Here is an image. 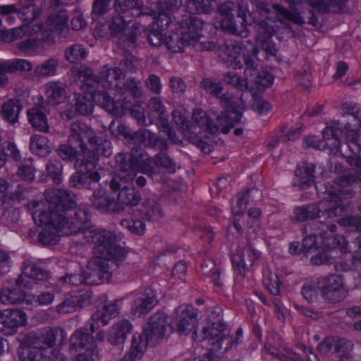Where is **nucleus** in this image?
<instances>
[{
  "label": "nucleus",
  "mask_w": 361,
  "mask_h": 361,
  "mask_svg": "<svg viewBox=\"0 0 361 361\" xmlns=\"http://www.w3.org/2000/svg\"><path fill=\"white\" fill-rule=\"evenodd\" d=\"M35 224L44 226L38 235L39 241L45 245L56 244L61 233L64 235L81 232L89 222L88 208L85 204L77 205L73 192L62 189H47L44 200L28 204Z\"/></svg>",
  "instance_id": "nucleus-1"
},
{
  "label": "nucleus",
  "mask_w": 361,
  "mask_h": 361,
  "mask_svg": "<svg viewBox=\"0 0 361 361\" xmlns=\"http://www.w3.org/2000/svg\"><path fill=\"white\" fill-rule=\"evenodd\" d=\"M361 182V171H353L335 178L325 186L326 197L317 204L298 207L294 213L298 221H305L316 217L331 219L340 216L344 212L343 199L351 198L354 191L351 187Z\"/></svg>",
  "instance_id": "nucleus-2"
},
{
  "label": "nucleus",
  "mask_w": 361,
  "mask_h": 361,
  "mask_svg": "<svg viewBox=\"0 0 361 361\" xmlns=\"http://www.w3.org/2000/svg\"><path fill=\"white\" fill-rule=\"evenodd\" d=\"M67 334L60 327H48L40 333L31 332L18 338L20 361H47L51 348L63 343Z\"/></svg>",
  "instance_id": "nucleus-3"
},
{
  "label": "nucleus",
  "mask_w": 361,
  "mask_h": 361,
  "mask_svg": "<svg viewBox=\"0 0 361 361\" xmlns=\"http://www.w3.org/2000/svg\"><path fill=\"white\" fill-rule=\"evenodd\" d=\"M21 269L22 272L16 281L17 287L4 288L0 291V301L4 305L20 303L25 299V293L20 288L30 290L37 281H47L50 277L47 270L28 259L23 261Z\"/></svg>",
  "instance_id": "nucleus-4"
},
{
  "label": "nucleus",
  "mask_w": 361,
  "mask_h": 361,
  "mask_svg": "<svg viewBox=\"0 0 361 361\" xmlns=\"http://www.w3.org/2000/svg\"><path fill=\"white\" fill-rule=\"evenodd\" d=\"M116 162L118 166V176L113 181V187L117 188V180L125 178L128 181H133L137 173L141 172L152 176L159 173L156 156L145 157L137 152L132 154H119L116 157Z\"/></svg>",
  "instance_id": "nucleus-5"
},
{
  "label": "nucleus",
  "mask_w": 361,
  "mask_h": 361,
  "mask_svg": "<svg viewBox=\"0 0 361 361\" xmlns=\"http://www.w3.org/2000/svg\"><path fill=\"white\" fill-rule=\"evenodd\" d=\"M247 43L250 46V49H247L241 42L226 39L221 47V50L224 54V59L228 66L237 69L243 68L245 65V74L247 75L250 71L251 75L252 71L257 68V64L252 57L257 56L259 51L248 41Z\"/></svg>",
  "instance_id": "nucleus-6"
},
{
  "label": "nucleus",
  "mask_w": 361,
  "mask_h": 361,
  "mask_svg": "<svg viewBox=\"0 0 361 361\" xmlns=\"http://www.w3.org/2000/svg\"><path fill=\"white\" fill-rule=\"evenodd\" d=\"M75 71L78 78H82L88 87L94 89L97 93H106V90L116 87V84H119L118 80L124 77L121 68L107 65L103 66L98 75H94L92 70L86 66H81Z\"/></svg>",
  "instance_id": "nucleus-7"
},
{
  "label": "nucleus",
  "mask_w": 361,
  "mask_h": 361,
  "mask_svg": "<svg viewBox=\"0 0 361 361\" xmlns=\"http://www.w3.org/2000/svg\"><path fill=\"white\" fill-rule=\"evenodd\" d=\"M90 216V214H88ZM84 231L85 238L87 242L94 245L93 247L94 255H101L111 257L113 259L121 261L126 257L124 250L116 245V237L111 231L106 230H86Z\"/></svg>",
  "instance_id": "nucleus-8"
},
{
  "label": "nucleus",
  "mask_w": 361,
  "mask_h": 361,
  "mask_svg": "<svg viewBox=\"0 0 361 361\" xmlns=\"http://www.w3.org/2000/svg\"><path fill=\"white\" fill-rule=\"evenodd\" d=\"M185 27L180 32L183 43L186 46L194 47L198 51H211L215 49L216 44L207 40H201L204 38L202 30L204 22L197 17H190L185 21Z\"/></svg>",
  "instance_id": "nucleus-9"
},
{
  "label": "nucleus",
  "mask_w": 361,
  "mask_h": 361,
  "mask_svg": "<svg viewBox=\"0 0 361 361\" xmlns=\"http://www.w3.org/2000/svg\"><path fill=\"white\" fill-rule=\"evenodd\" d=\"M117 173L111 180V188L113 190H119L117 195V200L115 201L116 207H114V213L122 212L126 207L137 205L141 199V195L139 191L136 190L134 187L130 186L132 181H128L125 178H121L117 180V188H114L113 181L118 176V166L116 165Z\"/></svg>",
  "instance_id": "nucleus-10"
},
{
  "label": "nucleus",
  "mask_w": 361,
  "mask_h": 361,
  "mask_svg": "<svg viewBox=\"0 0 361 361\" xmlns=\"http://www.w3.org/2000/svg\"><path fill=\"white\" fill-rule=\"evenodd\" d=\"M111 257L94 255L89 261L85 271L87 277V285H98L108 281L111 278L109 262Z\"/></svg>",
  "instance_id": "nucleus-11"
},
{
  "label": "nucleus",
  "mask_w": 361,
  "mask_h": 361,
  "mask_svg": "<svg viewBox=\"0 0 361 361\" xmlns=\"http://www.w3.org/2000/svg\"><path fill=\"white\" fill-rule=\"evenodd\" d=\"M252 4L260 16L267 17L269 20L273 21L277 20L282 23H286L287 21L293 22L296 24H302L304 23L299 13H291L277 4L270 6L257 0L253 1Z\"/></svg>",
  "instance_id": "nucleus-12"
},
{
  "label": "nucleus",
  "mask_w": 361,
  "mask_h": 361,
  "mask_svg": "<svg viewBox=\"0 0 361 361\" xmlns=\"http://www.w3.org/2000/svg\"><path fill=\"white\" fill-rule=\"evenodd\" d=\"M318 285L322 298L329 302H338L345 297V290L340 275L331 274L318 279Z\"/></svg>",
  "instance_id": "nucleus-13"
},
{
  "label": "nucleus",
  "mask_w": 361,
  "mask_h": 361,
  "mask_svg": "<svg viewBox=\"0 0 361 361\" xmlns=\"http://www.w3.org/2000/svg\"><path fill=\"white\" fill-rule=\"evenodd\" d=\"M149 114L157 117L156 126L162 132L166 133L169 140L174 143H178L180 140L169 123V115L165 106L159 97L151 98L147 104Z\"/></svg>",
  "instance_id": "nucleus-14"
},
{
  "label": "nucleus",
  "mask_w": 361,
  "mask_h": 361,
  "mask_svg": "<svg viewBox=\"0 0 361 361\" xmlns=\"http://www.w3.org/2000/svg\"><path fill=\"white\" fill-rule=\"evenodd\" d=\"M116 99L111 98L107 93H97L93 96L94 102L103 109L116 116H122L126 110L133 106L131 101L126 96L118 95Z\"/></svg>",
  "instance_id": "nucleus-15"
},
{
  "label": "nucleus",
  "mask_w": 361,
  "mask_h": 361,
  "mask_svg": "<svg viewBox=\"0 0 361 361\" xmlns=\"http://www.w3.org/2000/svg\"><path fill=\"white\" fill-rule=\"evenodd\" d=\"M197 310L189 304L180 305L175 312L173 324L180 335L189 334L197 324Z\"/></svg>",
  "instance_id": "nucleus-16"
},
{
  "label": "nucleus",
  "mask_w": 361,
  "mask_h": 361,
  "mask_svg": "<svg viewBox=\"0 0 361 361\" xmlns=\"http://www.w3.org/2000/svg\"><path fill=\"white\" fill-rule=\"evenodd\" d=\"M27 324L26 314L20 310H4L0 312V332L13 335L19 326Z\"/></svg>",
  "instance_id": "nucleus-17"
},
{
  "label": "nucleus",
  "mask_w": 361,
  "mask_h": 361,
  "mask_svg": "<svg viewBox=\"0 0 361 361\" xmlns=\"http://www.w3.org/2000/svg\"><path fill=\"white\" fill-rule=\"evenodd\" d=\"M77 171L71 176L70 184L77 188H89L91 182H98L100 176L87 161L78 164Z\"/></svg>",
  "instance_id": "nucleus-18"
},
{
  "label": "nucleus",
  "mask_w": 361,
  "mask_h": 361,
  "mask_svg": "<svg viewBox=\"0 0 361 361\" xmlns=\"http://www.w3.org/2000/svg\"><path fill=\"white\" fill-rule=\"evenodd\" d=\"M255 28L257 32L256 36L257 42L266 53L267 57L276 56L278 50L271 40V37L275 33L274 27L262 20L255 24Z\"/></svg>",
  "instance_id": "nucleus-19"
},
{
  "label": "nucleus",
  "mask_w": 361,
  "mask_h": 361,
  "mask_svg": "<svg viewBox=\"0 0 361 361\" xmlns=\"http://www.w3.org/2000/svg\"><path fill=\"white\" fill-rule=\"evenodd\" d=\"M167 317L164 312L153 314L145 326L142 334L155 345L165 336Z\"/></svg>",
  "instance_id": "nucleus-20"
},
{
  "label": "nucleus",
  "mask_w": 361,
  "mask_h": 361,
  "mask_svg": "<svg viewBox=\"0 0 361 361\" xmlns=\"http://www.w3.org/2000/svg\"><path fill=\"white\" fill-rule=\"evenodd\" d=\"M243 337V330L240 328L236 331L235 337L233 338L231 334L230 330L223 331V336L217 338V340L213 341L209 346V352L204 355L201 358L209 356L214 360V353L222 350L227 352L233 348H235L240 342Z\"/></svg>",
  "instance_id": "nucleus-21"
},
{
  "label": "nucleus",
  "mask_w": 361,
  "mask_h": 361,
  "mask_svg": "<svg viewBox=\"0 0 361 361\" xmlns=\"http://www.w3.org/2000/svg\"><path fill=\"white\" fill-rule=\"evenodd\" d=\"M32 68V63L23 59L0 61V87L8 85V73H14L17 71L29 72Z\"/></svg>",
  "instance_id": "nucleus-22"
},
{
  "label": "nucleus",
  "mask_w": 361,
  "mask_h": 361,
  "mask_svg": "<svg viewBox=\"0 0 361 361\" xmlns=\"http://www.w3.org/2000/svg\"><path fill=\"white\" fill-rule=\"evenodd\" d=\"M93 140L88 142L90 149L86 148V161L91 166L95 167L97 158L100 156L109 157L111 154V142L106 138L94 134Z\"/></svg>",
  "instance_id": "nucleus-23"
},
{
  "label": "nucleus",
  "mask_w": 361,
  "mask_h": 361,
  "mask_svg": "<svg viewBox=\"0 0 361 361\" xmlns=\"http://www.w3.org/2000/svg\"><path fill=\"white\" fill-rule=\"evenodd\" d=\"M154 292L148 289L137 293L131 307V314L141 317L148 314L157 304Z\"/></svg>",
  "instance_id": "nucleus-24"
},
{
  "label": "nucleus",
  "mask_w": 361,
  "mask_h": 361,
  "mask_svg": "<svg viewBox=\"0 0 361 361\" xmlns=\"http://www.w3.org/2000/svg\"><path fill=\"white\" fill-rule=\"evenodd\" d=\"M236 6L234 3L228 1L221 4L219 7V13L221 16L220 26L222 30L227 32H230L235 35L246 37L245 31L239 30L235 25L234 21V15L233 11L235 9Z\"/></svg>",
  "instance_id": "nucleus-25"
},
{
  "label": "nucleus",
  "mask_w": 361,
  "mask_h": 361,
  "mask_svg": "<svg viewBox=\"0 0 361 361\" xmlns=\"http://www.w3.org/2000/svg\"><path fill=\"white\" fill-rule=\"evenodd\" d=\"M126 20L123 19L119 13L114 16L111 18V22L109 25L111 35L114 37H119L120 43L123 42L126 43V45H123V48H126L128 50L133 49L135 47V43L137 37L133 30L128 33L125 37L121 36L123 32L126 28Z\"/></svg>",
  "instance_id": "nucleus-26"
},
{
  "label": "nucleus",
  "mask_w": 361,
  "mask_h": 361,
  "mask_svg": "<svg viewBox=\"0 0 361 361\" xmlns=\"http://www.w3.org/2000/svg\"><path fill=\"white\" fill-rule=\"evenodd\" d=\"M71 343L76 350H85L83 353L97 357L94 339L87 329L82 328L75 331L71 338Z\"/></svg>",
  "instance_id": "nucleus-27"
},
{
  "label": "nucleus",
  "mask_w": 361,
  "mask_h": 361,
  "mask_svg": "<svg viewBox=\"0 0 361 361\" xmlns=\"http://www.w3.org/2000/svg\"><path fill=\"white\" fill-rule=\"evenodd\" d=\"M345 135L348 142L349 149L353 152V156L347 157V162L353 167L361 170V157L357 155L361 149V135L355 129L351 128V125L348 123L345 126Z\"/></svg>",
  "instance_id": "nucleus-28"
},
{
  "label": "nucleus",
  "mask_w": 361,
  "mask_h": 361,
  "mask_svg": "<svg viewBox=\"0 0 361 361\" xmlns=\"http://www.w3.org/2000/svg\"><path fill=\"white\" fill-rule=\"evenodd\" d=\"M259 257V253L250 245L246 246L241 253L233 255L232 262L235 270L242 276H245L247 269L252 267L254 262Z\"/></svg>",
  "instance_id": "nucleus-29"
},
{
  "label": "nucleus",
  "mask_w": 361,
  "mask_h": 361,
  "mask_svg": "<svg viewBox=\"0 0 361 361\" xmlns=\"http://www.w3.org/2000/svg\"><path fill=\"white\" fill-rule=\"evenodd\" d=\"M95 133L88 126L79 121L73 122L70 126V135L68 136V143H73L78 147H85L83 140L86 138L87 141L93 140V136Z\"/></svg>",
  "instance_id": "nucleus-30"
},
{
  "label": "nucleus",
  "mask_w": 361,
  "mask_h": 361,
  "mask_svg": "<svg viewBox=\"0 0 361 361\" xmlns=\"http://www.w3.org/2000/svg\"><path fill=\"white\" fill-rule=\"evenodd\" d=\"M114 10L117 13L130 12L133 17L149 15L151 13L140 0H114Z\"/></svg>",
  "instance_id": "nucleus-31"
},
{
  "label": "nucleus",
  "mask_w": 361,
  "mask_h": 361,
  "mask_svg": "<svg viewBox=\"0 0 361 361\" xmlns=\"http://www.w3.org/2000/svg\"><path fill=\"white\" fill-rule=\"evenodd\" d=\"M183 4V0H159L157 8L159 13L157 15V23L161 27H168L171 18L169 12L178 11Z\"/></svg>",
  "instance_id": "nucleus-32"
},
{
  "label": "nucleus",
  "mask_w": 361,
  "mask_h": 361,
  "mask_svg": "<svg viewBox=\"0 0 361 361\" xmlns=\"http://www.w3.org/2000/svg\"><path fill=\"white\" fill-rule=\"evenodd\" d=\"M314 166L309 164H302L298 166L295 171L293 185L302 189L311 186L314 180Z\"/></svg>",
  "instance_id": "nucleus-33"
},
{
  "label": "nucleus",
  "mask_w": 361,
  "mask_h": 361,
  "mask_svg": "<svg viewBox=\"0 0 361 361\" xmlns=\"http://www.w3.org/2000/svg\"><path fill=\"white\" fill-rule=\"evenodd\" d=\"M133 325L128 319H121L110 329L108 340L112 345L123 343L128 334L131 333Z\"/></svg>",
  "instance_id": "nucleus-34"
},
{
  "label": "nucleus",
  "mask_w": 361,
  "mask_h": 361,
  "mask_svg": "<svg viewBox=\"0 0 361 361\" xmlns=\"http://www.w3.org/2000/svg\"><path fill=\"white\" fill-rule=\"evenodd\" d=\"M86 147H78L73 143L61 145L58 149L59 156L63 160L76 161L78 164L86 161Z\"/></svg>",
  "instance_id": "nucleus-35"
},
{
  "label": "nucleus",
  "mask_w": 361,
  "mask_h": 361,
  "mask_svg": "<svg viewBox=\"0 0 361 361\" xmlns=\"http://www.w3.org/2000/svg\"><path fill=\"white\" fill-rule=\"evenodd\" d=\"M192 125L189 126V130L191 135L200 134L202 132L211 133L212 121L208 117L207 113L200 109H197L193 111Z\"/></svg>",
  "instance_id": "nucleus-36"
},
{
  "label": "nucleus",
  "mask_w": 361,
  "mask_h": 361,
  "mask_svg": "<svg viewBox=\"0 0 361 361\" xmlns=\"http://www.w3.org/2000/svg\"><path fill=\"white\" fill-rule=\"evenodd\" d=\"M135 138L137 139L145 145L154 147L160 151L166 150L168 148V144L165 139L158 137L154 133L145 128L135 132Z\"/></svg>",
  "instance_id": "nucleus-37"
},
{
  "label": "nucleus",
  "mask_w": 361,
  "mask_h": 361,
  "mask_svg": "<svg viewBox=\"0 0 361 361\" xmlns=\"http://www.w3.org/2000/svg\"><path fill=\"white\" fill-rule=\"evenodd\" d=\"M45 107L42 106H35L27 111V117L32 127L42 132H48L49 125L45 114Z\"/></svg>",
  "instance_id": "nucleus-38"
},
{
  "label": "nucleus",
  "mask_w": 361,
  "mask_h": 361,
  "mask_svg": "<svg viewBox=\"0 0 361 361\" xmlns=\"http://www.w3.org/2000/svg\"><path fill=\"white\" fill-rule=\"evenodd\" d=\"M91 201L94 207L102 212H114L115 201L104 189L96 190Z\"/></svg>",
  "instance_id": "nucleus-39"
},
{
  "label": "nucleus",
  "mask_w": 361,
  "mask_h": 361,
  "mask_svg": "<svg viewBox=\"0 0 361 361\" xmlns=\"http://www.w3.org/2000/svg\"><path fill=\"white\" fill-rule=\"evenodd\" d=\"M45 94L50 104L58 105L62 103L66 98L65 86L60 82H49L45 85Z\"/></svg>",
  "instance_id": "nucleus-40"
},
{
  "label": "nucleus",
  "mask_w": 361,
  "mask_h": 361,
  "mask_svg": "<svg viewBox=\"0 0 361 361\" xmlns=\"http://www.w3.org/2000/svg\"><path fill=\"white\" fill-rule=\"evenodd\" d=\"M51 143L49 139L40 134H34L30 138V149L39 157H47L51 152Z\"/></svg>",
  "instance_id": "nucleus-41"
},
{
  "label": "nucleus",
  "mask_w": 361,
  "mask_h": 361,
  "mask_svg": "<svg viewBox=\"0 0 361 361\" xmlns=\"http://www.w3.org/2000/svg\"><path fill=\"white\" fill-rule=\"evenodd\" d=\"M90 93L87 94H75L74 106L75 110L81 115H90L92 113L94 104L92 99L94 101L93 96L97 93L94 89L89 87Z\"/></svg>",
  "instance_id": "nucleus-42"
},
{
  "label": "nucleus",
  "mask_w": 361,
  "mask_h": 361,
  "mask_svg": "<svg viewBox=\"0 0 361 361\" xmlns=\"http://www.w3.org/2000/svg\"><path fill=\"white\" fill-rule=\"evenodd\" d=\"M200 86L207 93L219 98L221 101L225 102L226 104L231 102V98L228 94L222 93L223 86L216 79L212 78H204L200 82Z\"/></svg>",
  "instance_id": "nucleus-43"
},
{
  "label": "nucleus",
  "mask_w": 361,
  "mask_h": 361,
  "mask_svg": "<svg viewBox=\"0 0 361 361\" xmlns=\"http://www.w3.org/2000/svg\"><path fill=\"white\" fill-rule=\"evenodd\" d=\"M90 297V295H87L85 297L81 295L79 297L71 296L67 298L57 306V311L62 314L74 312L77 308H81L87 302Z\"/></svg>",
  "instance_id": "nucleus-44"
},
{
  "label": "nucleus",
  "mask_w": 361,
  "mask_h": 361,
  "mask_svg": "<svg viewBox=\"0 0 361 361\" xmlns=\"http://www.w3.org/2000/svg\"><path fill=\"white\" fill-rule=\"evenodd\" d=\"M21 108L22 106L19 99H8L2 106V116L9 123H15L18 121Z\"/></svg>",
  "instance_id": "nucleus-45"
},
{
  "label": "nucleus",
  "mask_w": 361,
  "mask_h": 361,
  "mask_svg": "<svg viewBox=\"0 0 361 361\" xmlns=\"http://www.w3.org/2000/svg\"><path fill=\"white\" fill-rule=\"evenodd\" d=\"M116 92L121 96L129 92L134 98H140L142 96L141 82L135 78H130L123 85L116 84Z\"/></svg>",
  "instance_id": "nucleus-46"
},
{
  "label": "nucleus",
  "mask_w": 361,
  "mask_h": 361,
  "mask_svg": "<svg viewBox=\"0 0 361 361\" xmlns=\"http://www.w3.org/2000/svg\"><path fill=\"white\" fill-rule=\"evenodd\" d=\"M67 23L68 17L63 12H60L58 14H51L47 20V24L51 26V29L63 37H66L69 31Z\"/></svg>",
  "instance_id": "nucleus-47"
},
{
  "label": "nucleus",
  "mask_w": 361,
  "mask_h": 361,
  "mask_svg": "<svg viewBox=\"0 0 361 361\" xmlns=\"http://www.w3.org/2000/svg\"><path fill=\"white\" fill-rule=\"evenodd\" d=\"M226 330L230 329L225 323L218 321L211 326L202 329V339L207 341V345H209L213 341L217 340V338L223 336V331Z\"/></svg>",
  "instance_id": "nucleus-48"
},
{
  "label": "nucleus",
  "mask_w": 361,
  "mask_h": 361,
  "mask_svg": "<svg viewBox=\"0 0 361 361\" xmlns=\"http://www.w3.org/2000/svg\"><path fill=\"white\" fill-rule=\"evenodd\" d=\"M141 207V212L149 221H157L163 216V212L160 205L154 200H145Z\"/></svg>",
  "instance_id": "nucleus-49"
},
{
  "label": "nucleus",
  "mask_w": 361,
  "mask_h": 361,
  "mask_svg": "<svg viewBox=\"0 0 361 361\" xmlns=\"http://www.w3.org/2000/svg\"><path fill=\"white\" fill-rule=\"evenodd\" d=\"M201 269L204 276L211 278L216 286L222 287L223 283L221 281L220 269L216 267L213 259H205L201 265Z\"/></svg>",
  "instance_id": "nucleus-50"
},
{
  "label": "nucleus",
  "mask_w": 361,
  "mask_h": 361,
  "mask_svg": "<svg viewBox=\"0 0 361 361\" xmlns=\"http://www.w3.org/2000/svg\"><path fill=\"white\" fill-rule=\"evenodd\" d=\"M232 120L228 116V111H223L216 116L214 123L212 121L211 133H228L232 128Z\"/></svg>",
  "instance_id": "nucleus-51"
},
{
  "label": "nucleus",
  "mask_w": 361,
  "mask_h": 361,
  "mask_svg": "<svg viewBox=\"0 0 361 361\" xmlns=\"http://www.w3.org/2000/svg\"><path fill=\"white\" fill-rule=\"evenodd\" d=\"M213 0H186V8L190 13L207 14L213 10Z\"/></svg>",
  "instance_id": "nucleus-52"
},
{
  "label": "nucleus",
  "mask_w": 361,
  "mask_h": 361,
  "mask_svg": "<svg viewBox=\"0 0 361 361\" xmlns=\"http://www.w3.org/2000/svg\"><path fill=\"white\" fill-rule=\"evenodd\" d=\"M152 344L151 341L143 334H141L137 336H134L132 340L131 347L128 352L137 359H140L147 345Z\"/></svg>",
  "instance_id": "nucleus-53"
},
{
  "label": "nucleus",
  "mask_w": 361,
  "mask_h": 361,
  "mask_svg": "<svg viewBox=\"0 0 361 361\" xmlns=\"http://www.w3.org/2000/svg\"><path fill=\"white\" fill-rule=\"evenodd\" d=\"M59 61L56 58H49L39 64L35 68V74L39 77H49L56 74Z\"/></svg>",
  "instance_id": "nucleus-54"
},
{
  "label": "nucleus",
  "mask_w": 361,
  "mask_h": 361,
  "mask_svg": "<svg viewBox=\"0 0 361 361\" xmlns=\"http://www.w3.org/2000/svg\"><path fill=\"white\" fill-rule=\"evenodd\" d=\"M263 284L274 295L280 294V281L276 272L267 267L264 271Z\"/></svg>",
  "instance_id": "nucleus-55"
},
{
  "label": "nucleus",
  "mask_w": 361,
  "mask_h": 361,
  "mask_svg": "<svg viewBox=\"0 0 361 361\" xmlns=\"http://www.w3.org/2000/svg\"><path fill=\"white\" fill-rule=\"evenodd\" d=\"M298 348L302 351V355L296 352H289L287 355H283L281 360L284 361H319L317 355L305 345L300 344Z\"/></svg>",
  "instance_id": "nucleus-56"
},
{
  "label": "nucleus",
  "mask_w": 361,
  "mask_h": 361,
  "mask_svg": "<svg viewBox=\"0 0 361 361\" xmlns=\"http://www.w3.org/2000/svg\"><path fill=\"white\" fill-rule=\"evenodd\" d=\"M35 170L32 166V159L31 157L25 158L18 166L16 173L18 177L25 181L31 182L35 179Z\"/></svg>",
  "instance_id": "nucleus-57"
},
{
  "label": "nucleus",
  "mask_w": 361,
  "mask_h": 361,
  "mask_svg": "<svg viewBox=\"0 0 361 361\" xmlns=\"http://www.w3.org/2000/svg\"><path fill=\"white\" fill-rule=\"evenodd\" d=\"M303 234L306 235L302 241V246L305 250L307 251L316 247V237L321 235L314 224H307L303 230Z\"/></svg>",
  "instance_id": "nucleus-58"
},
{
  "label": "nucleus",
  "mask_w": 361,
  "mask_h": 361,
  "mask_svg": "<svg viewBox=\"0 0 361 361\" xmlns=\"http://www.w3.org/2000/svg\"><path fill=\"white\" fill-rule=\"evenodd\" d=\"M87 56V52L84 47L78 44H73L67 47L64 51V57L71 63H76L82 61Z\"/></svg>",
  "instance_id": "nucleus-59"
},
{
  "label": "nucleus",
  "mask_w": 361,
  "mask_h": 361,
  "mask_svg": "<svg viewBox=\"0 0 361 361\" xmlns=\"http://www.w3.org/2000/svg\"><path fill=\"white\" fill-rule=\"evenodd\" d=\"M255 193H259L258 190H249L238 197L236 202L232 206L233 215L240 216L244 213L251 195H254Z\"/></svg>",
  "instance_id": "nucleus-60"
},
{
  "label": "nucleus",
  "mask_w": 361,
  "mask_h": 361,
  "mask_svg": "<svg viewBox=\"0 0 361 361\" xmlns=\"http://www.w3.org/2000/svg\"><path fill=\"white\" fill-rule=\"evenodd\" d=\"M180 34L166 35L164 34V44L166 47L175 53L183 51L185 47L183 40L180 39Z\"/></svg>",
  "instance_id": "nucleus-61"
},
{
  "label": "nucleus",
  "mask_w": 361,
  "mask_h": 361,
  "mask_svg": "<svg viewBox=\"0 0 361 361\" xmlns=\"http://www.w3.org/2000/svg\"><path fill=\"white\" fill-rule=\"evenodd\" d=\"M63 166L61 162L57 159H51L46 166V170L48 176L55 183H59L61 181Z\"/></svg>",
  "instance_id": "nucleus-62"
},
{
  "label": "nucleus",
  "mask_w": 361,
  "mask_h": 361,
  "mask_svg": "<svg viewBox=\"0 0 361 361\" xmlns=\"http://www.w3.org/2000/svg\"><path fill=\"white\" fill-rule=\"evenodd\" d=\"M156 156L159 172L163 169L169 173H173L176 170V164L166 153L159 152Z\"/></svg>",
  "instance_id": "nucleus-63"
},
{
  "label": "nucleus",
  "mask_w": 361,
  "mask_h": 361,
  "mask_svg": "<svg viewBox=\"0 0 361 361\" xmlns=\"http://www.w3.org/2000/svg\"><path fill=\"white\" fill-rule=\"evenodd\" d=\"M336 348V353L338 354L340 361H352L350 352L353 348V344L350 341H347L343 338L339 339Z\"/></svg>",
  "instance_id": "nucleus-64"
}]
</instances>
